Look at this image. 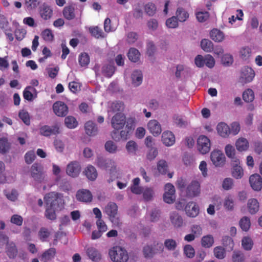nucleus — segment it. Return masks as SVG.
I'll list each match as a JSON object with an SVG mask.
<instances>
[{"instance_id":"nucleus-1","label":"nucleus","mask_w":262,"mask_h":262,"mask_svg":"<svg viewBox=\"0 0 262 262\" xmlns=\"http://www.w3.org/2000/svg\"><path fill=\"white\" fill-rule=\"evenodd\" d=\"M111 259L114 262H127L128 255L126 249L121 246H116L109 251Z\"/></svg>"},{"instance_id":"nucleus-2","label":"nucleus","mask_w":262,"mask_h":262,"mask_svg":"<svg viewBox=\"0 0 262 262\" xmlns=\"http://www.w3.org/2000/svg\"><path fill=\"white\" fill-rule=\"evenodd\" d=\"M30 173L31 177L38 183H41L46 177L42 166L37 163H35L32 165Z\"/></svg>"},{"instance_id":"nucleus-3","label":"nucleus","mask_w":262,"mask_h":262,"mask_svg":"<svg viewBox=\"0 0 262 262\" xmlns=\"http://www.w3.org/2000/svg\"><path fill=\"white\" fill-rule=\"evenodd\" d=\"M59 195V193L55 192H51L46 194L44 200L46 205L54 207L55 209L59 208L62 201Z\"/></svg>"},{"instance_id":"nucleus-4","label":"nucleus","mask_w":262,"mask_h":262,"mask_svg":"<svg viewBox=\"0 0 262 262\" xmlns=\"http://www.w3.org/2000/svg\"><path fill=\"white\" fill-rule=\"evenodd\" d=\"M104 212L109 216L111 221L118 225L120 223L119 218L116 217L118 213V206L115 203L110 202L105 206Z\"/></svg>"},{"instance_id":"nucleus-5","label":"nucleus","mask_w":262,"mask_h":262,"mask_svg":"<svg viewBox=\"0 0 262 262\" xmlns=\"http://www.w3.org/2000/svg\"><path fill=\"white\" fill-rule=\"evenodd\" d=\"M201 193L200 183L197 181H192L186 187L185 196L186 198L192 199L196 197Z\"/></svg>"},{"instance_id":"nucleus-6","label":"nucleus","mask_w":262,"mask_h":262,"mask_svg":"<svg viewBox=\"0 0 262 262\" xmlns=\"http://www.w3.org/2000/svg\"><path fill=\"white\" fill-rule=\"evenodd\" d=\"M197 147L201 154H206L210 149V140L205 136H200L198 139Z\"/></svg>"},{"instance_id":"nucleus-7","label":"nucleus","mask_w":262,"mask_h":262,"mask_svg":"<svg viewBox=\"0 0 262 262\" xmlns=\"http://www.w3.org/2000/svg\"><path fill=\"white\" fill-rule=\"evenodd\" d=\"M126 123L125 116L121 113H116L112 118V127L116 130L123 128Z\"/></svg>"},{"instance_id":"nucleus-8","label":"nucleus","mask_w":262,"mask_h":262,"mask_svg":"<svg viewBox=\"0 0 262 262\" xmlns=\"http://www.w3.org/2000/svg\"><path fill=\"white\" fill-rule=\"evenodd\" d=\"M211 160L215 166H222L225 162V157L220 150H214L211 152Z\"/></svg>"},{"instance_id":"nucleus-9","label":"nucleus","mask_w":262,"mask_h":262,"mask_svg":"<svg viewBox=\"0 0 262 262\" xmlns=\"http://www.w3.org/2000/svg\"><path fill=\"white\" fill-rule=\"evenodd\" d=\"M54 113L58 117L66 116L69 111L68 107L66 103L62 101H56L53 105Z\"/></svg>"},{"instance_id":"nucleus-10","label":"nucleus","mask_w":262,"mask_h":262,"mask_svg":"<svg viewBox=\"0 0 262 262\" xmlns=\"http://www.w3.org/2000/svg\"><path fill=\"white\" fill-rule=\"evenodd\" d=\"M185 211L188 216L195 217L199 214L200 208L196 203L190 201L186 204L185 207Z\"/></svg>"},{"instance_id":"nucleus-11","label":"nucleus","mask_w":262,"mask_h":262,"mask_svg":"<svg viewBox=\"0 0 262 262\" xmlns=\"http://www.w3.org/2000/svg\"><path fill=\"white\" fill-rule=\"evenodd\" d=\"M39 130L40 135L46 137L56 135L60 133L59 127L57 124L53 126H42L40 128Z\"/></svg>"},{"instance_id":"nucleus-12","label":"nucleus","mask_w":262,"mask_h":262,"mask_svg":"<svg viewBox=\"0 0 262 262\" xmlns=\"http://www.w3.org/2000/svg\"><path fill=\"white\" fill-rule=\"evenodd\" d=\"M81 170V167L78 162L73 161L69 163L66 169V172L69 176L75 178L78 176Z\"/></svg>"},{"instance_id":"nucleus-13","label":"nucleus","mask_w":262,"mask_h":262,"mask_svg":"<svg viewBox=\"0 0 262 262\" xmlns=\"http://www.w3.org/2000/svg\"><path fill=\"white\" fill-rule=\"evenodd\" d=\"M249 183L252 188L255 191L262 189V178L259 174L255 173L249 178Z\"/></svg>"},{"instance_id":"nucleus-14","label":"nucleus","mask_w":262,"mask_h":262,"mask_svg":"<svg viewBox=\"0 0 262 262\" xmlns=\"http://www.w3.org/2000/svg\"><path fill=\"white\" fill-rule=\"evenodd\" d=\"M234 162H232V176L236 179H241L244 175L242 167L239 165L240 161L237 158H234Z\"/></svg>"},{"instance_id":"nucleus-15","label":"nucleus","mask_w":262,"mask_h":262,"mask_svg":"<svg viewBox=\"0 0 262 262\" xmlns=\"http://www.w3.org/2000/svg\"><path fill=\"white\" fill-rule=\"evenodd\" d=\"M76 198L79 201L88 203L92 201L93 196L89 190L81 189L77 191Z\"/></svg>"},{"instance_id":"nucleus-16","label":"nucleus","mask_w":262,"mask_h":262,"mask_svg":"<svg viewBox=\"0 0 262 262\" xmlns=\"http://www.w3.org/2000/svg\"><path fill=\"white\" fill-rule=\"evenodd\" d=\"M147 128L154 136H159L162 132L161 125L156 120H150L147 124Z\"/></svg>"},{"instance_id":"nucleus-17","label":"nucleus","mask_w":262,"mask_h":262,"mask_svg":"<svg viewBox=\"0 0 262 262\" xmlns=\"http://www.w3.org/2000/svg\"><path fill=\"white\" fill-rule=\"evenodd\" d=\"M39 13L42 19L48 20L53 16V10L50 6L44 4L39 7Z\"/></svg>"},{"instance_id":"nucleus-18","label":"nucleus","mask_w":262,"mask_h":262,"mask_svg":"<svg viewBox=\"0 0 262 262\" xmlns=\"http://www.w3.org/2000/svg\"><path fill=\"white\" fill-rule=\"evenodd\" d=\"M254 76L255 72L251 68L246 67L242 69L241 77L245 83L252 81Z\"/></svg>"},{"instance_id":"nucleus-19","label":"nucleus","mask_w":262,"mask_h":262,"mask_svg":"<svg viewBox=\"0 0 262 262\" xmlns=\"http://www.w3.org/2000/svg\"><path fill=\"white\" fill-rule=\"evenodd\" d=\"M162 141L167 146H171L175 142L174 135L170 131H165L162 135Z\"/></svg>"},{"instance_id":"nucleus-20","label":"nucleus","mask_w":262,"mask_h":262,"mask_svg":"<svg viewBox=\"0 0 262 262\" xmlns=\"http://www.w3.org/2000/svg\"><path fill=\"white\" fill-rule=\"evenodd\" d=\"M86 252L89 258L93 261L98 262L101 259V253L94 247H89Z\"/></svg>"},{"instance_id":"nucleus-21","label":"nucleus","mask_w":262,"mask_h":262,"mask_svg":"<svg viewBox=\"0 0 262 262\" xmlns=\"http://www.w3.org/2000/svg\"><path fill=\"white\" fill-rule=\"evenodd\" d=\"M218 134L223 138L228 137L230 134L229 126L224 122L219 123L216 127Z\"/></svg>"},{"instance_id":"nucleus-22","label":"nucleus","mask_w":262,"mask_h":262,"mask_svg":"<svg viewBox=\"0 0 262 262\" xmlns=\"http://www.w3.org/2000/svg\"><path fill=\"white\" fill-rule=\"evenodd\" d=\"M170 220L172 225L176 228H180L183 225V218L177 212H173L171 213L170 215Z\"/></svg>"},{"instance_id":"nucleus-23","label":"nucleus","mask_w":262,"mask_h":262,"mask_svg":"<svg viewBox=\"0 0 262 262\" xmlns=\"http://www.w3.org/2000/svg\"><path fill=\"white\" fill-rule=\"evenodd\" d=\"M85 133L89 136H95L97 134L98 128L96 124L91 121L86 122L84 125Z\"/></svg>"},{"instance_id":"nucleus-24","label":"nucleus","mask_w":262,"mask_h":262,"mask_svg":"<svg viewBox=\"0 0 262 262\" xmlns=\"http://www.w3.org/2000/svg\"><path fill=\"white\" fill-rule=\"evenodd\" d=\"M210 38L215 42H220L222 41L225 35L224 33L217 29H213L210 32Z\"/></svg>"},{"instance_id":"nucleus-25","label":"nucleus","mask_w":262,"mask_h":262,"mask_svg":"<svg viewBox=\"0 0 262 262\" xmlns=\"http://www.w3.org/2000/svg\"><path fill=\"white\" fill-rule=\"evenodd\" d=\"M6 252L10 258H14L16 257L18 250L14 242H11L6 246Z\"/></svg>"},{"instance_id":"nucleus-26","label":"nucleus","mask_w":262,"mask_h":262,"mask_svg":"<svg viewBox=\"0 0 262 262\" xmlns=\"http://www.w3.org/2000/svg\"><path fill=\"white\" fill-rule=\"evenodd\" d=\"M201 245L205 248H210L214 243V239L213 236L211 234L203 236L201 238Z\"/></svg>"},{"instance_id":"nucleus-27","label":"nucleus","mask_w":262,"mask_h":262,"mask_svg":"<svg viewBox=\"0 0 262 262\" xmlns=\"http://www.w3.org/2000/svg\"><path fill=\"white\" fill-rule=\"evenodd\" d=\"M63 15L68 20H72L75 17V8L72 5L65 7L63 10Z\"/></svg>"},{"instance_id":"nucleus-28","label":"nucleus","mask_w":262,"mask_h":262,"mask_svg":"<svg viewBox=\"0 0 262 262\" xmlns=\"http://www.w3.org/2000/svg\"><path fill=\"white\" fill-rule=\"evenodd\" d=\"M259 203L255 199H250L248 202L249 212L252 214H255L259 210Z\"/></svg>"},{"instance_id":"nucleus-29","label":"nucleus","mask_w":262,"mask_h":262,"mask_svg":"<svg viewBox=\"0 0 262 262\" xmlns=\"http://www.w3.org/2000/svg\"><path fill=\"white\" fill-rule=\"evenodd\" d=\"M84 173L88 179L91 181L95 180L97 177V171L96 168L92 165H89L86 168Z\"/></svg>"},{"instance_id":"nucleus-30","label":"nucleus","mask_w":262,"mask_h":262,"mask_svg":"<svg viewBox=\"0 0 262 262\" xmlns=\"http://www.w3.org/2000/svg\"><path fill=\"white\" fill-rule=\"evenodd\" d=\"M132 79L133 84L138 86L140 85L142 82L143 76L141 71H134L132 74Z\"/></svg>"},{"instance_id":"nucleus-31","label":"nucleus","mask_w":262,"mask_h":262,"mask_svg":"<svg viewBox=\"0 0 262 262\" xmlns=\"http://www.w3.org/2000/svg\"><path fill=\"white\" fill-rule=\"evenodd\" d=\"M235 145L238 151H245L249 147V142L246 139L241 138L236 141Z\"/></svg>"},{"instance_id":"nucleus-32","label":"nucleus","mask_w":262,"mask_h":262,"mask_svg":"<svg viewBox=\"0 0 262 262\" xmlns=\"http://www.w3.org/2000/svg\"><path fill=\"white\" fill-rule=\"evenodd\" d=\"M176 14L180 22L185 21L189 17L188 13L182 7L178 8Z\"/></svg>"},{"instance_id":"nucleus-33","label":"nucleus","mask_w":262,"mask_h":262,"mask_svg":"<svg viewBox=\"0 0 262 262\" xmlns=\"http://www.w3.org/2000/svg\"><path fill=\"white\" fill-rule=\"evenodd\" d=\"M140 56V52L135 48H130L128 52V59L134 62H136L139 60Z\"/></svg>"},{"instance_id":"nucleus-34","label":"nucleus","mask_w":262,"mask_h":262,"mask_svg":"<svg viewBox=\"0 0 262 262\" xmlns=\"http://www.w3.org/2000/svg\"><path fill=\"white\" fill-rule=\"evenodd\" d=\"M35 91H36V90L33 86H27L23 92V96L24 99L29 101H32L33 100L32 92Z\"/></svg>"},{"instance_id":"nucleus-35","label":"nucleus","mask_w":262,"mask_h":262,"mask_svg":"<svg viewBox=\"0 0 262 262\" xmlns=\"http://www.w3.org/2000/svg\"><path fill=\"white\" fill-rule=\"evenodd\" d=\"M202 49L206 52H210L213 49V45L211 41L207 39H203L201 42Z\"/></svg>"},{"instance_id":"nucleus-36","label":"nucleus","mask_w":262,"mask_h":262,"mask_svg":"<svg viewBox=\"0 0 262 262\" xmlns=\"http://www.w3.org/2000/svg\"><path fill=\"white\" fill-rule=\"evenodd\" d=\"M64 123L66 126L69 128H75L78 125V122L76 119L71 116H69L65 118Z\"/></svg>"},{"instance_id":"nucleus-37","label":"nucleus","mask_w":262,"mask_h":262,"mask_svg":"<svg viewBox=\"0 0 262 262\" xmlns=\"http://www.w3.org/2000/svg\"><path fill=\"white\" fill-rule=\"evenodd\" d=\"M55 209L54 207L46 205V209L45 215L49 220H54L56 219V214L55 213Z\"/></svg>"},{"instance_id":"nucleus-38","label":"nucleus","mask_w":262,"mask_h":262,"mask_svg":"<svg viewBox=\"0 0 262 262\" xmlns=\"http://www.w3.org/2000/svg\"><path fill=\"white\" fill-rule=\"evenodd\" d=\"M116 68L114 65L107 64L103 67L102 73L107 77H111L114 73Z\"/></svg>"},{"instance_id":"nucleus-39","label":"nucleus","mask_w":262,"mask_h":262,"mask_svg":"<svg viewBox=\"0 0 262 262\" xmlns=\"http://www.w3.org/2000/svg\"><path fill=\"white\" fill-rule=\"evenodd\" d=\"M215 257L218 259H222L225 257L226 251L222 246L215 247L213 249Z\"/></svg>"},{"instance_id":"nucleus-40","label":"nucleus","mask_w":262,"mask_h":262,"mask_svg":"<svg viewBox=\"0 0 262 262\" xmlns=\"http://www.w3.org/2000/svg\"><path fill=\"white\" fill-rule=\"evenodd\" d=\"M78 62L81 67H86L90 63V57L86 53H81L78 57Z\"/></svg>"},{"instance_id":"nucleus-41","label":"nucleus","mask_w":262,"mask_h":262,"mask_svg":"<svg viewBox=\"0 0 262 262\" xmlns=\"http://www.w3.org/2000/svg\"><path fill=\"white\" fill-rule=\"evenodd\" d=\"M239 224L242 230L247 231L251 226L250 219L247 216L243 217L239 221Z\"/></svg>"},{"instance_id":"nucleus-42","label":"nucleus","mask_w":262,"mask_h":262,"mask_svg":"<svg viewBox=\"0 0 262 262\" xmlns=\"http://www.w3.org/2000/svg\"><path fill=\"white\" fill-rule=\"evenodd\" d=\"M243 99L246 102H252L254 99L253 91L250 89L245 91L243 94Z\"/></svg>"},{"instance_id":"nucleus-43","label":"nucleus","mask_w":262,"mask_h":262,"mask_svg":"<svg viewBox=\"0 0 262 262\" xmlns=\"http://www.w3.org/2000/svg\"><path fill=\"white\" fill-rule=\"evenodd\" d=\"M55 254L56 249L54 248H51L42 254L41 258L45 260H51L54 258Z\"/></svg>"},{"instance_id":"nucleus-44","label":"nucleus","mask_w":262,"mask_h":262,"mask_svg":"<svg viewBox=\"0 0 262 262\" xmlns=\"http://www.w3.org/2000/svg\"><path fill=\"white\" fill-rule=\"evenodd\" d=\"M157 169L160 173L165 174L168 170V165L166 161L160 160L157 163Z\"/></svg>"},{"instance_id":"nucleus-45","label":"nucleus","mask_w":262,"mask_h":262,"mask_svg":"<svg viewBox=\"0 0 262 262\" xmlns=\"http://www.w3.org/2000/svg\"><path fill=\"white\" fill-rule=\"evenodd\" d=\"M251 51L249 47H245L241 48L239 51V56L244 60H247L250 57Z\"/></svg>"},{"instance_id":"nucleus-46","label":"nucleus","mask_w":262,"mask_h":262,"mask_svg":"<svg viewBox=\"0 0 262 262\" xmlns=\"http://www.w3.org/2000/svg\"><path fill=\"white\" fill-rule=\"evenodd\" d=\"M19 118L27 125L30 124V117L28 112L25 110H20L18 114Z\"/></svg>"},{"instance_id":"nucleus-47","label":"nucleus","mask_w":262,"mask_h":262,"mask_svg":"<svg viewBox=\"0 0 262 262\" xmlns=\"http://www.w3.org/2000/svg\"><path fill=\"white\" fill-rule=\"evenodd\" d=\"M145 13L149 16H153L157 10L156 5L152 3H148L144 6Z\"/></svg>"},{"instance_id":"nucleus-48","label":"nucleus","mask_w":262,"mask_h":262,"mask_svg":"<svg viewBox=\"0 0 262 262\" xmlns=\"http://www.w3.org/2000/svg\"><path fill=\"white\" fill-rule=\"evenodd\" d=\"M50 235V232L45 227H41L38 232V236L40 240L42 242H46Z\"/></svg>"},{"instance_id":"nucleus-49","label":"nucleus","mask_w":262,"mask_h":262,"mask_svg":"<svg viewBox=\"0 0 262 262\" xmlns=\"http://www.w3.org/2000/svg\"><path fill=\"white\" fill-rule=\"evenodd\" d=\"M89 31L92 36L97 38L103 37V33L102 29L98 26L90 27Z\"/></svg>"},{"instance_id":"nucleus-50","label":"nucleus","mask_w":262,"mask_h":262,"mask_svg":"<svg viewBox=\"0 0 262 262\" xmlns=\"http://www.w3.org/2000/svg\"><path fill=\"white\" fill-rule=\"evenodd\" d=\"M242 245L246 250H250L253 245L252 239L249 237H244L242 241Z\"/></svg>"},{"instance_id":"nucleus-51","label":"nucleus","mask_w":262,"mask_h":262,"mask_svg":"<svg viewBox=\"0 0 262 262\" xmlns=\"http://www.w3.org/2000/svg\"><path fill=\"white\" fill-rule=\"evenodd\" d=\"M225 150L227 157L230 158L232 159V162H234V158H237L235 157V150L234 147L230 144H228L226 146Z\"/></svg>"},{"instance_id":"nucleus-52","label":"nucleus","mask_w":262,"mask_h":262,"mask_svg":"<svg viewBox=\"0 0 262 262\" xmlns=\"http://www.w3.org/2000/svg\"><path fill=\"white\" fill-rule=\"evenodd\" d=\"M42 38L46 41H52L54 40V35L49 29H46L41 33Z\"/></svg>"},{"instance_id":"nucleus-53","label":"nucleus","mask_w":262,"mask_h":262,"mask_svg":"<svg viewBox=\"0 0 262 262\" xmlns=\"http://www.w3.org/2000/svg\"><path fill=\"white\" fill-rule=\"evenodd\" d=\"M111 108L113 112H121L124 110V105L122 101H117L112 103Z\"/></svg>"},{"instance_id":"nucleus-54","label":"nucleus","mask_w":262,"mask_h":262,"mask_svg":"<svg viewBox=\"0 0 262 262\" xmlns=\"http://www.w3.org/2000/svg\"><path fill=\"white\" fill-rule=\"evenodd\" d=\"M9 148V145L6 138L0 139V152L2 154L6 153Z\"/></svg>"},{"instance_id":"nucleus-55","label":"nucleus","mask_w":262,"mask_h":262,"mask_svg":"<svg viewBox=\"0 0 262 262\" xmlns=\"http://www.w3.org/2000/svg\"><path fill=\"white\" fill-rule=\"evenodd\" d=\"M166 25L169 28H176L178 26V19L177 16H172L166 20Z\"/></svg>"},{"instance_id":"nucleus-56","label":"nucleus","mask_w":262,"mask_h":262,"mask_svg":"<svg viewBox=\"0 0 262 262\" xmlns=\"http://www.w3.org/2000/svg\"><path fill=\"white\" fill-rule=\"evenodd\" d=\"M222 63L225 66L231 65L233 62V58L231 55L226 54L224 55L221 59Z\"/></svg>"},{"instance_id":"nucleus-57","label":"nucleus","mask_w":262,"mask_h":262,"mask_svg":"<svg viewBox=\"0 0 262 262\" xmlns=\"http://www.w3.org/2000/svg\"><path fill=\"white\" fill-rule=\"evenodd\" d=\"M143 198L145 201H149L152 199L154 192L151 188H146L142 192Z\"/></svg>"},{"instance_id":"nucleus-58","label":"nucleus","mask_w":262,"mask_h":262,"mask_svg":"<svg viewBox=\"0 0 262 262\" xmlns=\"http://www.w3.org/2000/svg\"><path fill=\"white\" fill-rule=\"evenodd\" d=\"M222 244L226 248L232 249L234 243L232 238L229 236H225L222 238Z\"/></svg>"},{"instance_id":"nucleus-59","label":"nucleus","mask_w":262,"mask_h":262,"mask_svg":"<svg viewBox=\"0 0 262 262\" xmlns=\"http://www.w3.org/2000/svg\"><path fill=\"white\" fill-rule=\"evenodd\" d=\"M36 156L33 150L28 151L25 155V160L27 164H31L35 160Z\"/></svg>"},{"instance_id":"nucleus-60","label":"nucleus","mask_w":262,"mask_h":262,"mask_svg":"<svg viewBox=\"0 0 262 262\" xmlns=\"http://www.w3.org/2000/svg\"><path fill=\"white\" fill-rule=\"evenodd\" d=\"M184 252L187 257L192 258L194 256V249L190 245H186L184 248Z\"/></svg>"},{"instance_id":"nucleus-61","label":"nucleus","mask_w":262,"mask_h":262,"mask_svg":"<svg viewBox=\"0 0 262 262\" xmlns=\"http://www.w3.org/2000/svg\"><path fill=\"white\" fill-rule=\"evenodd\" d=\"M196 17L199 22L203 23L209 18V13L208 12H199L196 13Z\"/></svg>"},{"instance_id":"nucleus-62","label":"nucleus","mask_w":262,"mask_h":262,"mask_svg":"<svg viewBox=\"0 0 262 262\" xmlns=\"http://www.w3.org/2000/svg\"><path fill=\"white\" fill-rule=\"evenodd\" d=\"M232 259L233 262H243L244 260V254L239 251H234Z\"/></svg>"},{"instance_id":"nucleus-63","label":"nucleus","mask_w":262,"mask_h":262,"mask_svg":"<svg viewBox=\"0 0 262 262\" xmlns=\"http://www.w3.org/2000/svg\"><path fill=\"white\" fill-rule=\"evenodd\" d=\"M144 255L145 257H152L155 253L153 248L149 246H146L143 250Z\"/></svg>"},{"instance_id":"nucleus-64","label":"nucleus","mask_w":262,"mask_h":262,"mask_svg":"<svg viewBox=\"0 0 262 262\" xmlns=\"http://www.w3.org/2000/svg\"><path fill=\"white\" fill-rule=\"evenodd\" d=\"M164 246L168 250H174L177 247V243L174 239H167L164 242Z\"/></svg>"}]
</instances>
